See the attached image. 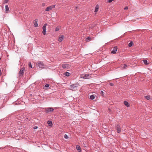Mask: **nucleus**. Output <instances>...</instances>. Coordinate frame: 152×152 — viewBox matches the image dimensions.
<instances>
[{"label":"nucleus","mask_w":152,"mask_h":152,"mask_svg":"<svg viewBox=\"0 0 152 152\" xmlns=\"http://www.w3.org/2000/svg\"><path fill=\"white\" fill-rule=\"evenodd\" d=\"M54 109L52 108H48L46 109V112L47 113L51 112L53 111Z\"/></svg>","instance_id":"8"},{"label":"nucleus","mask_w":152,"mask_h":152,"mask_svg":"<svg viewBox=\"0 0 152 152\" xmlns=\"http://www.w3.org/2000/svg\"><path fill=\"white\" fill-rule=\"evenodd\" d=\"M91 74H86L85 75H82L80 77L82 78H84L85 79H90L91 77Z\"/></svg>","instance_id":"1"},{"label":"nucleus","mask_w":152,"mask_h":152,"mask_svg":"<svg viewBox=\"0 0 152 152\" xmlns=\"http://www.w3.org/2000/svg\"><path fill=\"white\" fill-rule=\"evenodd\" d=\"M25 71V69L24 68H22L19 73V76H23V74L24 72Z\"/></svg>","instance_id":"5"},{"label":"nucleus","mask_w":152,"mask_h":152,"mask_svg":"<svg viewBox=\"0 0 152 152\" xmlns=\"http://www.w3.org/2000/svg\"><path fill=\"white\" fill-rule=\"evenodd\" d=\"M100 94H101L102 96H104V92H103V91H101L100 92Z\"/></svg>","instance_id":"28"},{"label":"nucleus","mask_w":152,"mask_h":152,"mask_svg":"<svg viewBox=\"0 0 152 152\" xmlns=\"http://www.w3.org/2000/svg\"><path fill=\"white\" fill-rule=\"evenodd\" d=\"M91 39V38L90 37H88L87 38V39L89 41Z\"/></svg>","instance_id":"31"},{"label":"nucleus","mask_w":152,"mask_h":152,"mask_svg":"<svg viewBox=\"0 0 152 152\" xmlns=\"http://www.w3.org/2000/svg\"><path fill=\"white\" fill-rule=\"evenodd\" d=\"M28 65H29V67H31V68H32V65H31V62L29 63H28Z\"/></svg>","instance_id":"27"},{"label":"nucleus","mask_w":152,"mask_h":152,"mask_svg":"<svg viewBox=\"0 0 152 152\" xmlns=\"http://www.w3.org/2000/svg\"><path fill=\"white\" fill-rule=\"evenodd\" d=\"M116 128L117 132L118 133L120 132H121V129L120 128V126L119 125L117 124V125L116 126Z\"/></svg>","instance_id":"10"},{"label":"nucleus","mask_w":152,"mask_h":152,"mask_svg":"<svg viewBox=\"0 0 152 152\" xmlns=\"http://www.w3.org/2000/svg\"><path fill=\"white\" fill-rule=\"evenodd\" d=\"M38 128L37 126H35L34 127V129H36Z\"/></svg>","instance_id":"30"},{"label":"nucleus","mask_w":152,"mask_h":152,"mask_svg":"<svg viewBox=\"0 0 152 152\" xmlns=\"http://www.w3.org/2000/svg\"><path fill=\"white\" fill-rule=\"evenodd\" d=\"M124 104L127 107H129V103L126 101H124Z\"/></svg>","instance_id":"16"},{"label":"nucleus","mask_w":152,"mask_h":152,"mask_svg":"<svg viewBox=\"0 0 152 152\" xmlns=\"http://www.w3.org/2000/svg\"><path fill=\"white\" fill-rule=\"evenodd\" d=\"M143 61L144 64L145 65H148L149 64V63H148L147 61L146 60H144Z\"/></svg>","instance_id":"20"},{"label":"nucleus","mask_w":152,"mask_h":152,"mask_svg":"<svg viewBox=\"0 0 152 152\" xmlns=\"http://www.w3.org/2000/svg\"><path fill=\"white\" fill-rule=\"evenodd\" d=\"M90 98L91 99L93 100V99H94L95 96H94L93 95H92L90 96Z\"/></svg>","instance_id":"21"},{"label":"nucleus","mask_w":152,"mask_h":152,"mask_svg":"<svg viewBox=\"0 0 152 152\" xmlns=\"http://www.w3.org/2000/svg\"><path fill=\"white\" fill-rule=\"evenodd\" d=\"M145 97L147 100H149L151 99L150 96L149 95L146 96Z\"/></svg>","instance_id":"19"},{"label":"nucleus","mask_w":152,"mask_h":152,"mask_svg":"<svg viewBox=\"0 0 152 152\" xmlns=\"http://www.w3.org/2000/svg\"><path fill=\"white\" fill-rule=\"evenodd\" d=\"M99 9V6L98 5H96L95 7V12H97L98 10V9Z\"/></svg>","instance_id":"18"},{"label":"nucleus","mask_w":152,"mask_h":152,"mask_svg":"<svg viewBox=\"0 0 152 152\" xmlns=\"http://www.w3.org/2000/svg\"><path fill=\"white\" fill-rule=\"evenodd\" d=\"M70 89L72 91H75L76 90L77 86L76 84H73L70 86Z\"/></svg>","instance_id":"4"},{"label":"nucleus","mask_w":152,"mask_h":152,"mask_svg":"<svg viewBox=\"0 0 152 152\" xmlns=\"http://www.w3.org/2000/svg\"><path fill=\"white\" fill-rule=\"evenodd\" d=\"M9 0H5L4 1V4L7 3L8 1Z\"/></svg>","instance_id":"26"},{"label":"nucleus","mask_w":152,"mask_h":152,"mask_svg":"<svg viewBox=\"0 0 152 152\" xmlns=\"http://www.w3.org/2000/svg\"><path fill=\"white\" fill-rule=\"evenodd\" d=\"M55 7V5H51L50 6L48 7L45 9V10L46 11H49L53 9Z\"/></svg>","instance_id":"2"},{"label":"nucleus","mask_w":152,"mask_h":152,"mask_svg":"<svg viewBox=\"0 0 152 152\" xmlns=\"http://www.w3.org/2000/svg\"><path fill=\"white\" fill-rule=\"evenodd\" d=\"M64 36L63 35H60L59 36L58 39V41L60 42H61L62 41L63 39H64Z\"/></svg>","instance_id":"12"},{"label":"nucleus","mask_w":152,"mask_h":152,"mask_svg":"<svg viewBox=\"0 0 152 152\" xmlns=\"http://www.w3.org/2000/svg\"><path fill=\"white\" fill-rule=\"evenodd\" d=\"M46 26H47V24L46 23H45L44 25L42 27L43 31H42V33L44 35H45V32H46Z\"/></svg>","instance_id":"6"},{"label":"nucleus","mask_w":152,"mask_h":152,"mask_svg":"<svg viewBox=\"0 0 152 152\" xmlns=\"http://www.w3.org/2000/svg\"><path fill=\"white\" fill-rule=\"evenodd\" d=\"M127 67V66L125 64H122L121 65V68L122 69H124L126 68V67Z\"/></svg>","instance_id":"15"},{"label":"nucleus","mask_w":152,"mask_h":152,"mask_svg":"<svg viewBox=\"0 0 152 152\" xmlns=\"http://www.w3.org/2000/svg\"><path fill=\"white\" fill-rule=\"evenodd\" d=\"M45 3H42V7H44L45 6Z\"/></svg>","instance_id":"33"},{"label":"nucleus","mask_w":152,"mask_h":152,"mask_svg":"<svg viewBox=\"0 0 152 152\" xmlns=\"http://www.w3.org/2000/svg\"><path fill=\"white\" fill-rule=\"evenodd\" d=\"M64 138H65V139H67L68 138V136L67 135H66V134H65L64 135Z\"/></svg>","instance_id":"25"},{"label":"nucleus","mask_w":152,"mask_h":152,"mask_svg":"<svg viewBox=\"0 0 152 152\" xmlns=\"http://www.w3.org/2000/svg\"><path fill=\"white\" fill-rule=\"evenodd\" d=\"M1 69H0V76H1Z\"/></svg>","instance_id":"35"},{"label":"nucleus","mask_w":152,"mask_h":152,"mask_svg":"<svg viewBox=\"0 0 152 152\" xmlns=\"http://www.w3.org/2000/svg\"><path fill=\"white\" fill-rule=\"evenodd\" d=\"M151 49H152V48H151Z\"/></svg>","instance_id":"36"},{"label":"nucleus","mask_w":152,"mask_h":152,"mask_svg":"<svg viewBox=\"0 0 152 152\" xmlns=\"http://www.w3.org/2000/svg\"><path fill=\"white\" fill-rule=\"evenodd\" d=\"M62 66L64 69H68L70 67V66L68 64H62Z\"/></svg>","instance_id":"7"},{"label":"nucleus","mask_w":152,"mask_h":152,"mask_svg":"<svg viewBox=\"0 0 152 152\" xmlns=\"http://www.w3.org/2000/svg\"><path fill=\"white\" fill-rule=\"evenodd\" d=\"M117 50V47H114L113 49V50L111 51V53L113 54H115V53H116Z\"/></svg>","instance_id":"9"},{"label":"nucleus","mask_w":152,"mask_h":152,"mask_svg":"<svg viewBox=\"0 0 152 152\" xmlns=\"http://www.w3.org/2000/svg\"><path fill=\"white\" fill-rule=\"evenodd\" d=\"M37 21L38 19H36L35 20H34L33 21L35 27H37L38 26Z\"/></svg>","instance_id":"11"},{"label":"nucleus","mask_w":152,"mask_h":152,"mask_svg":"<svg viewBox=\"0 0 152 152\" xmlns=\"http://www.w3.org/2000/svg\"><path fill=\"white\" fill-rule=\"evenodd\" d=\"M5 12L6 13H8L9 11V9L8 6L6 5L5 6Z\"/></svg>","instance_id":"13"},{"label":"nucleus","mask_w":152,"mask_h":152,"mask_svg":"<svg viewBox=\"0 0 152 152\" xmlns=\"http://www.w3.org/2000/svg\"><path fill=\"white\" fill-rule=\"evenodd\" d=\"M76 149L79 152L81 151V148L80 146L78 145H77Z\"/></svg>","instance_id":"14"},{"label":"nucleus","mask_w":152,"mask_h":152,"mask_svg":"<svg viewBox=\"0 0 152 152\" xmlns=\"http://www.w3.org/2000/svg\"><path fill=\"white\" fill-rule=\"evenodd\" d=\"M132 45V42H131L129 44V47H131Z\"/></svg>","instance_id":"24"},{"label":"nucleus","mask_w":152,"mask_h":152,"mask_svg":"<svg viewBox=\"0 0 152 152\" xmlns=\"http://www.w3.org/2000/svg\"><path fill=\"white\" fill-rule=\"evenodd\" d=\"M110 85L111 86H113V83H110Z\"/></svg>","instance_id":"34"},{"label":"nucleus","mask_w":152,"mask_h":152,"mask_svg":"<svg viewBox=\"0 0 152 152\" xmlns=\"http://www.w3.org/2000/svg\"><path fill=\"white\" fill-rule=\"evenodd\" d=\"M37 65L40 68H43L44 67V64L43 63L41 62H38L37 63Z\"/></svg>","instance_id":"3"},{"label":"nucleus","mask_w":152,"mask_h":152,"mask_svg":"<svg viewBox=\"0 0 152 152\" xmlns=\"http://www.w3.org/2000/svg\"><path fill=\"white\" fill-rule=\"evenodd\" d=\"M60 26H57L56 28L55 31H58V30H59L60 29Z\"/></svg>","instance_id":"22"},{"label":"nucleus","mask_w":152,"mask_h":152,"mask_svg":"<svg viewBox=\"0 0 152 152\" xmlns=\"http://www.w3.org/2000/svg\"><path fill=\"white\" fill-rule=\"evenodd\" d=\"M48 124L49 126H52V122L50 121H48Z\"/></svg>","instance_id":"17"},{"label":"nucleus","mask_w":152,"mask_h":152,"mask_svg":"<svg viewBox=\"0 0 152 152\" xmlns=\"http://www.w3.org/2000/svg\"><path fill=\"white\" fill-rule=\"evenodd\" d=\"M128 9V7H126L124 8V10H127Z\"/></svg>","instance_id":"32"},{"label":"nucleus","mask_w":152,"mask_h":152,"mask_svg":"<svg viewBox=\"0 0 152 152\" xmlns=\"http://www.w3.org/2000/svg\"><path fill=\"white\" fill-rule=\"evenodd\" d=\"M65 75L67 76H69L70 75V73L68 72H66L65 73Z\"/></svg>","instance_id":"23"},{"label":"nucleus","mask_w":152,"mask_h":152,"mask_svg":"<svg viewBox=\"0 0 152 152\" xmlns=\"http://www.w3.org/2000/svg\"><path fill=\"white\" fill-rule=\"evenodd\" d=\"M49 84H46L45 85V87H49Z\"/></svg>","instance_id":"29"}]
</instances>
